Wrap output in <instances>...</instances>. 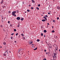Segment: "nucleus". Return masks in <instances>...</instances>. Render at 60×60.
Listing matches in <instances>:
<instances>
[{"mask_svg": "<svg viewBox=\"0 0 60 60\" xmlns=\"http://www.w3.org/2000/svg\"><path fill=\"white\" fill-rule=\"evenodd\" d=\"M30 6H31V5H29V6L30 7Z\"/></svg>", "mask_w": 60, "mask_h": 60, "instance_id": "44", "label": "nucleus"}, {"mask_svg": "<svg viewBox=\"0 0 60 60\" xmlns=\"http://www.w3.org/2000/svg\"><path fill=\"white\" fill-rule=\"evenodd\" d=\"M11 12L10 11H8V13H11Z\"/></svg>", "mask_w": 60, "mask_h": 60, "instance_id": "40", "label": "nucleus"}, {"mask_svg": "<svg viewBox=\"0 0 60 60\" xmlns=\"http://www.w3.org/2000/svg\"><path fill=\"white\" fill-rule=\"evenodd\" d=\"M45 16L46 18H48V15H46Z\"/></svg>", "mask_w": 60, "mask_h": 60, "instance_id": "25", "label": "nucleus"}, {"mask_svg": "<svg viewBox=\"0 0 60 60\" xmlns=\"http://www.w3.org/2000/svg\"><path fill=\"white\" fill-rule=\"evenodd\" d=\"M16 11H17V13H18V12H19V11L17 10Z\"/></svg>", "mask_w": 60, "mask_h": 60, "instance_id": "37", "label": "nucleus"}, {"mask_svg": "<svg viewBox=\"0 0 60 60\" xmlns=\"http://www.w3.org/2000/svg\"><path fill=\"white\" fill-rule=\"evenodd\" d=\"M55 31H54L53 30H52V33H54L55 32Z\"/></svg>", "mask_w": 60, "mask_h": 60, "instance_id": "31", "label": "nucleus"}, {"mask_svg": "<svg viewBox=\"0 0 60 60\" xmlns=\"http://www.w3.org/2000/svg\"><path fill=\"white\" fill-rule=\"evenodd\" d=\"M38 7H40V6H41V5H40V4H38Z\"/></svg>", "mask_w": 60, "mask_h": 60, "instance_id": "17", "label": "nucleus"}, {"mask_svg": "<svg viewBox=\"0 0 60 60\" xmlns=\"http://www.w3.org/2000/svg\"><path fill=\"white\" fill-rule=\"evenodd\" d=\"M20 26V25H19V24H18V26L19 27V26Z\"/></svg>", "mask_w": 60, "mask_h": 60, "instance_id": "28", "label": "nucleus"}, {"mask_svg": "<svg viewBox=\"0 0 60 60\" xmlns=\"http://www.w3.org/2000/svg\"><path fill=\"white\" fill-rule=\"evenodd\" d=\"M41 36H43V34L42 33H41Z\"/></svg>", "mask_w": 60, "mask_h": 60, "instance_id": "20", "label": "nucleus"}, {"mask_svg": "<svg viewBox=\"0 0 60 60\" xmlns=\"http://www.w3.org/2000/svg\"><path fill=\"white\" fill-rule=\"evenodd\" d=\"M59 17H60V15H59Z\"/></svg>", "mask_w": 60, "mask_h": 60, "instance_id": "55", "label": "nucleus"}, {"mask_svg": "<svg viewBox=\"0 0 60 60\" xmlns=\"http://www.w3.org/2000/svg\"><path fill=\"white\" fill-rule=\"evenodd\" d=\"M44 18L46 20H47V18H46L45 16H44Z\"/></svg>", "mask_w": 60, "mask_h": 60, "instance_id": "8", "label": "nucleus"}, {"mask_svg": "<svg viewBox=\"0 0 60 60\" xmlns=\"http://www.w3.org/2000/svg\"><path fill=\"white\" fill-rule=\"evenodd\" d=\"M59 51H60V50H59Z\"/></svg>", "mask_w": 60, "mask_h": 60, "instance_id": "59", "label": "nucleus"}, {"mask_svg": "<svg viewBox=\"0 0 60 60\" xmlns=\"http://www.w3.org/2000/svg\"><path fill=\"white\" fill-rule=\"evenodd\" d=\"M56 50H57L58 49V48H57H57H56Z\"/></svg>", "mask_w": 60, "mask_h": 60, "instance_id": "16", "label": "nucleus"}, {"mask_svg": "<svg viewBox=\"0 0 60 60\" xmlns=\"http://www.w3.org/2000/svg\"><path fill=\"white\" fill-rule=\"evenodd\" d=\"M36 9H38V10H39V8L38 7H37Z\"/></svg>", "mask_w": 60, "mask_h": 60, "instance_id": "18", "label": "nucleus"}, {"mask_svg": "<svg viewBox=\"0 0 60 60\" xmlns=\"http://www.w3.org/2000/svg\"><path fill=\"white\" fill-rule=\"evenodd\" d=\"M11 39L12 40V39H13V37H11Z\"/></svg>", "mask_w": 60, "mask_h": 60, "instance_id": "24", "label": "nucleus"}, {"mask_svg": "<svg viewBox=\"0 0 60 60\" xmlns=\"http://www.w3.org/2000/svg\"><path fill=\"white\" fill-rule=\"evenodd\" d=\"M6 18V17L4 18V19Z\"/></svg>", "mask_w": 60, "mask_h": 60, "instance_id": "60", "label": "nucleus"}, {"mask_svg": "<svg viewBox=\"0 0 60 60\" xmlns=\"http://www.w3.org/2000/svg\"><path fill=\"white\" fill-rule=\"evenodd\" d=\"M34 45L33 44H32V45Z\"/></svg>", "mask_w": 60, "mask_h": 60, "instance_id": "62", "label": "nucleus"}, {"mask_svg": "<svg viewBox=\"0 0 60 60\" xmlns=\"http://www.w3.org/2000/svg\"><path fill=\"white\" fill-rule=\"evenodd\" d=\"M18 34H19L18 33H17V34H16V35L17 36V35H18Z\"/></svg>", "mask_w": 60, "mask_h": 60, "instance_id": "29", "label": "nucleus"}, {"mask_svg": "<svg viewBox=\"0 0 60 60\" xmlns=\"http://www.w3.org/2000/svg\"><path fill=\"white\" fill-rule=\"evenodd\" d=\"M3 2H4V0H2L1 1V2H0V4H3Z\"/></svg>", "mask_w": 60, "mask_h": 60, "instance_id": "6", "label": "nucleus"}, {"mask_svg": "<svg viewBox=\"0 0 60 60\" xmlns=\"http://www.w3.org/2000/svg\"><path fill=\"white\" fill-rule=\"evenodd\" d=\"M41 16H43V15H41Z\"/></svg>", "mask_w": 60, "mask_h": 60, "instance_id": "61", "label": "nucleus"}, {"mask_svg": "<svg viewBox=\"0 0 60 60\" xmlns=\"http://www.w3.org/2000/svg\"><path fill=\"white\" fill-rule=\"evenodd\" d=\"M22 4H24V2H22Z\"/></svg>", "mask_w": 60, "mask_h": 60, "instance_id": "39", "label": "nucleus"}, {"mask_svg": "<svg viewBox=\"0 0 60 60\" xmlns=\"http://www.w3.org/2000/svg\"><path fill=\"white\" fill-rule=\"evenodd\" d=\"M21 51H21V49H20L19 50L18 52V53H19V52H21Z\"/></svg>", "mask_w": 60, "mask_h": 60, "instance_id": "10", "label": "nucleus"}, {"mask_svg": "<svg viewBox=\"0 0 60 60\" xmlns=\"http://www.w3.org/2000/svg\"><path fill=\"white\" fill-rule=\"evenodd\" d=\"M31 9H32V10H33V9L34 8H33V7H31Z\"/></svg>", "mask_w": 60, "mask_h": 60, "instance_id": "36", "label": "nucleus"}, {"mask_svg": "<svg viewBox=\"0 0 60 60\" xmlns=\"http://www.w3.org/2000/svg\"><path fill=\"white\" fill-rule=\"evenodd\" d=\"M19 54H20V55H21V56H22V54H23V52H20V53H19Z\"/></svg>", "mask_w": 60, "mask_h": 60, "instance_id": "3", "label": "nucleus"}, {"mask_svg": "<svg viewBox=\"0 0 60 60\" xmlns=\"http://www.w3.org/2000/svg\"><path fill=\"white\" fill-rule=\"evenodd\" d=\"M57 8L58 10H60V7L59 6H57Z\"/></svg>", "mask_w": 60, "mask_h": 60, "instance_id": "5", "label": "nucleus"}, {"mask_svg": "<svg viewBox=\"0 0 60 60\" xmlns=\"http://www.w3.org/2000/svg\"><path fill=\"white\" fill-rule=\"evenodd\" d=\"M55 20H53V22H55Z\"/></svg>", "mask_w": 60, "mask_h": 60, "instance_id": "41", "label": "nucleus"}, {"mask_svg": "<svg viewBox=\"0 0 60 60\" xmlns=\"http://www.w3.org/2000/svg\"><path fill=\"white\" fill-rule=\"evenodd\" d=\"M43 60H47L46 58H44V59H43Z\"/></svg>", "mask_w": 60, "mask_h": 60, "instance_id": "30", "label": "nucleus"}, {"mask_svg": "<svg viewBox=\"0 0 60 60\" xmlns=\"http://www.w3.org/2000/svg\"><path fill=\"white\" fill-rule=\"evenodd\" d=\"M6 52H7V51H6L4 53H6Z\"/></svg>", "mask_w": 60, "mask_h": 60, "instance_id": "47", "label": "nucleus"}, {"mask_svg": "<svg viewBox=\"0 0 60 60\" xmlns=\"http://www.w3.org/2000/svg\"><path fill=\"white\" fill-rule=\"evenodd\" d=\"M13 34H14V33H12L11 34V35H13Z\"/></svg>", "mask_w": 60, "mask_h": 60, "instance_id": "35", "label": "nucleus"}, {"mask_svg": "<svg viewBox=\"0 0 60 60\" xmlns=\"http://www.w3.org/2000/svg\"><path fill=\"white\" fill-rule=\"evenodd\" d=\"M32 2V3H35V2L34 1V0H31Z\"/></svg>", "mask_w": 60, "mask_h": 60, "instance_id": "9", "label": "nucleus"}, {"mask_svg": "<svg viewBox=\"0 0 60 60\" xmlns=\"http://www.w3.org/2000/svg\"><path fill=\"white\" fill-rule=\"evenodd\" d=\"M9 52L10 53H11V51H9Z\"/></svg>", "mask_w": 60, "mask_h": 60, "instance_id": "53", "label": "nucleus"}, {"mask_svg": "<svg viewBox=\"0 0 60 60\" xmlns=\"http://www.w3.org/2000/svg\"><path fill=\"white\" fill-rule=\"evenodd\" d=\"M45 36H45V35H44V37H45Z\"/></svg>", "mask_w": 60, "mask_h": 60, "instance_id": "48", "label": "nucleus"}, {"mask_svg": "<svg viewBox=\"0 0 60 60\" xmlns=\"http://www.w3.org/2000/svg\"><path fill=\"white\" fill-rule=\"evenodd\" d=\"M0 48H2V47L1 46V47H0Z\"/></svg>", "mask_w": 60, "mask_h": 60, "instance_id": "58", "label": "nucleus"}, {"mask_svg": "<svg viewBox=\"0 0 60 60\" xmlns=\"http://www.w3.org/2000/svg\"><path fill=\"white\" fill-rule=\"evenodd\" d=\"M16 13V11H13L12 12V15H13L14 17H16V15L15 14V13Z\"/></svg>", "mask_w": 60, "mask_h": 60, "instance_id": "1", "label": "nucleus"}, {"mask_svg": "<svg viewBox=\"0 0 60 60\" xmlns=\"http://www.w3.org/2000/svg\"><path fill=\"white\" fill-rule=\"evenodd\" d=\"M28 55H29V53H28Z\"/></svg>", "mask_w": 60, "mask_h": 60, "instance_id": "64", "label": "nucleus"}, {"mask_svg": "<svg viewBox=\"0 0 60 60\" xmlns=\"http://www.w3.org/2000/svg\"><path fill=\"white\" fill-rule=\"evenodd\" d=\"M46 54H48V52H46Z\"/></svg>", "mask_w": 60, "mask_h": 60, "instance_id": "52", "label": "nucleus"}, {"mask_svg": "<svg viewBox=\"0 0 60 60\" xmlns=\"http://www.w3.org/2000/svg\"><path fill=\"white\" fill-rule=\"evenodd\" d=\"M46 49H45V50H44V51H45V52H46Z\"/></svg>", "mask_w": 60, "mask_h": 60, "instance_id": "38", "label": "nucleus"}, {"mask_svg": "<svg viewBox=\"0 0 60 60\" xmlns=\"http://www.w3.org/2000/svg\"><path fill=\"white\" fill-rule=\"evenodd\" d=\"M29 44H32V43H33V42L32 41H31H31H30L29 42Z\"/></svg>", "mask_w": 60, "mask_h": 60, "instance_id": "7", "label": "nucleus"}, {"mask_svg": "<svg viewBox=\"0 0 60 60\" xmlns=\"http://www.w3.org/2000/svg\"><path fill=\"white\" fill-rule=\"evenodd\" d=\"M14 31L15 32H16V29H14Z\"/></svg>", "mask_w": 60, "mask_h": 60, "instance_id": "22", "label": "nucleus"}, {"mask_svg": "<svg viewBox=\"0 0 60 60\" xmlns=\"http://www.w3.org/2000/svg\"><path fill=\"white\" fill-rule=\"evenodd\" d=\"M8 23H10V21H9L8 22Z\"/></svg>", "mask_w": 60, "mask_h": 60, "instance_id": "46", "label": "nucleus"}, {"mask_svg": "<svg viewBox=\"0 0 60 60\" xmlns=\"http://www.w3.org/2000/svg\"><path fill=\"white\" fill-rule=\"evenodd\" d=\"M21 35H22V37H23V36H24V34H21Z\"/></svg>", "mask_w": 60, "mask_h": 60, "instance_id": "12", "label": "nucleus"}, {"mask_svg": "<svg viewBox=\"0 0 60 60\" xmlns=\"http://www.w3.org/2000/svg\"><path fill=\"white\" fill-rule=\"evenodd\" d=\"M8 52H7V54H8Z\"/></svg>", "mask_w": 60, "mask_h": 60, "instance_id": "63", "label": "nucleus"}, {"mask_svg": "<svg viewBox=\"0 0 60 60\" xmlns=\"http://www.w3.org/2000/svg\"><path fill=\"white\" fill-rule=\"evenodd\" d=\"M3 44H4V45H5V44H6V43L5 42H4L3 43Z\"/></svg>", "mask_w": 60, "mask_h": 60, "instance_id": "19", "label": "nucleus"}, {"mask_svg": "<svg viewBox=\"0 0 60 60\" xmlns=\"http://www.w3.org/2000/svg\"><path fill=\"white\" fill-rule=\"evenodd\" d=\"M20 19L21 20H22V21H23V20H24V18H22L21 19Z\"/></svg>", "mask_w": 60, "mask_h": 60, "instance_id": "14", "label": "nucleus"}, {"mask_svg": "<svg viewBox=\"0 0 60 60\" xmlns=\"http://www.w3.org/2000/svg\"><path fill=\"white\" fill-rule=\"evenodd\" d=\"M42 21L43 22L45 21H46V20L45 19L42 20Z\"/></svg>", "mask_w": 60, "mask_h": 60, "instance_id": "13", "label": "nucleus"}, {"mask_svg": "<svg viewBox=\"0 0 60 60\" xmlns=\"http://www.w3.org/2000/svg\"><path fill=\"white\" fill-rule=\"evenodd\" d=\"M2 19H4V18H3V16H2Z\"/></svg>", "mask_w": 60, "mask_h": 60, "instance_id": "49", "label": "nucleus"}, {"mask_svg": "<svg viewBox=\"0 0 60 60\" xmlns=\"http://www.w3.org/2000/svg\"><path fill=\"white\" fill-rule=\"evenodd\" d=\"M2 26H3L2 25L0 26V27H2Z\"/></svg>", "mask_w": 60, "mask_h": 60, "instance_id": "43", "label": "nucleus"}, {"mask_svg": "<svg viewBox=\"0 0 60 60\" xmlns=\"http://www.w3.org/2000/svg\"><path fill=\"white\" fill-rule=\"evenodd\" d=\"M27 11L28 12H29V11H30V10H27Z\"/></svg>", "mask_w": 60, "mask_h": 60, "instance_id": "27", "label": "nucleus"}, {"mask_svg": "<svg viewBox=\"0 0 60 60\" xmlns=\"http://www.w3.org/2000/svg\"><path fill=\"white\" fill-rule=\"evenodd\" d=\"M44 33H46L47 32V30H44Z\"/></svg>", "mask_w": 60, "mask_h": 60, "instance_id": "11", "label": "nucleus"}, {"mask_svg": "<svg viewBox=\"0 0 60 60\" xmlns=\"http://www.w3.org/2000/svg\"><path fill=\"white\" fill-rule=\"evenodd\" d=\"M54 37H55V38L56 39H57V37L56 36L55 37V36Z\"/></svg>", "mask_w": 60, "mask_h": 60, "instance_id": "21", "label": "nucleus"}, {"mask_svg": "<svg viewBox=\"0 0 60 60\" xmlns=\"http://www.w3.org/2000/svg\"><path fill=\"white\" fill-rule=\"evenodd\" d=\"M22 38L23 40H25V37H23Z\"/></svg>", "mask_w": 60, "mask_h": 60, "instance_id": "26", "label": "nucleus"}, {"mask_svg": "<svg viewBox=\"0 0 60 60\" xmlns=\"http://www.w3.org/2000/svg\"><path fill=\"white\" fill-rule=\"evenodd\" d=\"M48 14H49V15H50V14H51L50 13H48Z\"/></svg>", "mask_w": 60, "mask_h": 60, "instance_id": "33", "label": "nucleus"}, {"mask_svg": "<svg viewBox=\"0 0 60 60\" xmlns=\"http://www.w3.org/2000/svg\"><path fill=\"white\" fill-rule=\"evenodd\" d=\"M16 19L17 20H19V19H20V18L19 17H18Z\"/></svg>", "mask_w": 60, "mask_h": 60, "instance_id": "4", "label": "nucleus"}, {"mask_svg": "<svg viewBox=\"0 0 60 60\" xmlns=\"http://www.w3.org/2000/svg\"><path fill=\"white\" fill-rule=\"evenodd\" d=\"M37 49V48H36L35 49H34V50H36Z\"/></svg>", "mask_w": 60, "mask_h": 60, "instance_id": "23", "label": "nucleus"}, {"mask_svg": "<svg viewBox=\"0 0 60 60\" xmlns=\"http://www.w3.org/2000/svg\"><path fill=\"white\" fill-rule=\"evenodd\" d=\"M52 28H53L54 27V26H52Z\"/></svg>", "mask_w": 60, "mask_h": 60, "instance_id": "51", "label": "nucleus"}, {"mask_svg": "<svg viewBox=\"0 0 60 60\" xmlns=\"http://www.w3.org/2000/svg\"><path fill=\"white\" fill-rule=\"evenodd\" d=\"M56 55H57L56 52L54 53L53 56H52V57H53V58L54 59H55V58H56Z\"/></svg>", "mask_w": 60, "mask_h": 60, "instance_id": "2", "label": "nucleus"}, {"mask_svg": "<svg viewBox=\"0 0 60 60\" xmlns=\"http://www.w3.org/2000/svg\"><path fill=\"white\" fill-rule=\"evenodd\" d=\"M47 25H49V23H48Z\"/></svg>", "mask_w": 60, "mask_h": 60, "instance_id": "42", "label": "nucleus"}, {"mask_svg": "<svg viewBox=\"0 0 60 60\" xmlns=\"http://www.w3.org/2000/svg\"><path fill=\"white\" fill-rule=\"evenodd\" d=\"M26 11L25 12V13H26Z\"/></svg>", "mask_w": 60, "mask_h": 60, "instance_id": "57", "label": "nucleus"}, {"mask_svg": "<svg viewBox=\"0 0 60 60\" xmlns=\"http://www.w3.org/2000/svg\"><path fill=\"white\" fill-rule=\"evenodd\" d=\"M10 26H12V25L11 24L10 25Z\"/></svg>", "mask_w": 60, "mask_h": 60, "instance_id": "45", "label": "nucleus"}, {"mask_svg": "<svg viewBox=\"0 0 60 60\" xmlns=\"http://www.w3.org/2000/svg\"><path fill=\"white\" fill-rule=\"evenodd\" d=\"M40 41V40L38 39L37 40V41H38V42H39V41Z\"/></svg>", "mask_w": 60, "mask_h": 60, "instance_id": "15", "label": "nucleus"}, {"mask_svg": "<svg viewBox=\"0 0 60 60\" xmlns=\"http://www.w3.org/2000/svg\"><path fill=\"white\" fill-rule=\"evenodd\" d=\"M5 55H6V56L7 55V54H5Z\"/></svg>", "mask_w": 60, "mask_h": 60, "instance_id": "54", "label": "nucleus"}, {"mask_svg": "<svg viewBox=\"0 0 60 60\" xmlns=\"http://www.w3.org/2000/svg\"><path fill=\"white\" fill-rule=\"evenodd\" d=\"M59 19V17H58L57 18V20H58V19Z\"/></svg>", "mask_w": 60, "mask_h": 60, "instance_id": "32", "label": "nucleus"}, {"mask_svg": "<svg viewBox=\"0 0 60 60\" xmlns=\"http://www.w3.org/2000/svg\"><path fill=\"white\" fill-rule=\"evenodd\" d=\"M15 42H16V41H15Z\"/></svg>", "mask_w": 60, "mask_h": 60, "instance_id": "50", "label": "nucleus"}, {"mask_svg": "<svg viewBox=\"0 0 60 60\" xmlns=\"http://www.w3.org/2000/svg\"><path fill=\"white\" fill-rule=\"evenodd\" d=\"M50 48H51V47L50 46L49 47Z\"/></svg>", "mask_w": 60, "mask_h": 60, "instance_id": "56", "label": "nucleus"}, {"mask_svg": "<svg viewBox=\"0 0 60 60\" xmlns=\"http://www.w3.org/2000/svg\"><path fill=\"white\" fill-rule=\"evenodd\" d=\"M4 56H6V54L5 55V54L4 53Z\"/></svg>", "mask_w": 60, "mask_h": 60, "instance_id": "34", "label": "nucleus"}]
</instances>
